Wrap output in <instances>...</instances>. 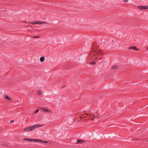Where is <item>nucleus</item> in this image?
<instances>
[{"label": "nucleus", "instance_id": "1", "mask_svg": "<svg viewBox=\"0 0 148 148\" xmlns=\"http://www.w3.org/2000/svg\"><path fill=\"white\" fill-rule=\"evenodd\" d=\"M92 48L93 51H91L90 54L91 56H94L95 58H96L97 57H99L100 55H103V53L101 51L94 49L93 45H92Z\"/></svg>", "mask_w": 148, "mask_h": 148}, {"label": "nucleus", "instance_id": "2", "mask_svg": "<svg viewBox=\"0 0 148 148\" xmlns=\"http://www.w3.org/2000/svg\"><path fill=\"white\" fill-rule=\"evenodd\" d=\"M42 125L40 124L36 125L25 128L24 130V131H29L35 129V128L42 126Z\"/></svg>", "mask_w": 148, "mask_h": 148}, {"label": "nucleus", "instance_id": "3", "mask_svg": "<svg viewBox=\"0 0 148 148\" xmlns=\"http://www.w3.org/2000/svg\"><path fill=\"white\" fill-rule=\"evenodd\" d=\"M27 141H34V142H40L43 143H48L47 141H45L42 140L38 139H30L29 138H27Z\"/></svg>", "mask_w": 148, "mask_h": 148}, {"label": "nucleus", "instance_id": "4", "mask_svg": "<svg viewBox=\"0 0 148 148\" xmlns=\"http://www.w3.org/2000/svg\"><path fill=\"white\" fill-rule=\"evenodd\" d=\"M40 109L45 112H49L50 113H52V112L51 111H50L49 110H48L46 109H45V108H40Z\"/></svg>", "mask_w": 148, "mask_h": 148}, {"label": "nucleus", "instance_id": "5", "mask_svg": "<svg viewBox=\"0 0 148 148\" xmlns=\"http://www.w3.org/2000/svg\"><path fill=\"white\" fill-rule=\"evenodd\" d=\"M86 142L84 140L81 139H78L77 140V144H82V143H84Z\"/></svg>", "mask_w": 148, "mask_h": 148}, {"label": "nucleus", "instance_id": "6", "mask_svg": "<svg viewBox=\"0 0 148 148\" xmlns=\"http://www.w3.org/2000/svg\"><path fill=\"white\" fill-rule=\"evenodd\" d=\"M128 49H134L136 51H138L139 50V49H137L136 47L135 46H132L130 47H128Z\"/></svg>", "mask_w": 148, "mask_h": 148}, {"label": "nucleus", "instance_id": "7", "mask_svg": "<svg viewBox=\"0 0 148 148\" xmlns=\"http://www.w3.org/2000/svg\"><path fill=\"white\" fill-rule=\"evenodd\" d=\"M4 97L5 99H6L7 100H10V101L12 100V99L8 97V96L6 95H5V94L4 95Z\"/></svg>", "mask_w": 148, "mask_h": 148}, {"label": "nucleus", "instance_id": "8", "mask_svg": "<svg viewBox=\"0 0 148 148\" xmlns=\"http://www.w3.org/2000/svg\"><path fill=\"white\" fill-rule=\"evenodd\" d=\"M45 23H46L44 21H37V24H45Z\"/></svg>", "mask_w": 148, "mask_h": 148}, {"label": "nucleus", "instance_id": "9", "mask_svg": "<svg viewBox=\"0 0 148 148\" xmlns=\"http://www.w3.org/2000/svg\"><path fill=\"white\" fill-rule=\"evenodd\" d=\"M138 8L140 9L141 10H144V7L143 6H138Z\"/></svg>", "mask_w": 148, "mask_h": 148}, {"label": "nucleus", "instance_id": "10", "mask_svg": "<svg viewBox=\"0 0 148 148\" xmlns=\"http://www.w3.org/2000/svg\"><path fill=\"white\" fill-rule=\"evenodd\" d=\"M119 67L118 65H115L112 67V68L113 69H116Z\"/></svg>", "mask_w": 148, "mask_h": 148}, {"label": "nucleus", "instance_id": "11", "mask_svg": "<svg viewBox=\"0 0 148 148\" xmlns=\"http://www.w3.org/2000/svg\"><path fill=\"white\" fill-rule=\"evenodd\" d=\"M44 60L45 58L44 57H41L40 58V60L42 62H43L44 61Z\"/></svg>", "mask_w": 148, "mask_h": 148}, {"label": "nucleus", "instance_id": "12", "mask_svg": "<svg viewBox=\"0 0 148 148\" xmlns=\"http://www.w3.org/2000/svg\"><path fill=\"white\" fill-rule=\"evenodd\" d=\"M39 37L38 36H32V38H39Z\"/></svg>", "mask_w": 148, "mask_h": 148}, {"label": "nucleus", "instance_id": "13", "mask_svg": "<svg viewBox=\"0 0 148 148\" xmlns=\"http://www.w3.org/2000/svg\"><path fill=\"white\" fill-rule=\"evenodd\" d=\"M144 9H148V6H144Z\"/></svg>", "mask_w": 148, "mask_h": 148}, {"label": "nucleus", "instance_id": "14", "mask_svg": "<svg viewBox=\"0 0 148 148\" xmlns=\"http://www.w3.org/2000/svg\"><path fill=\"white\" fill-rule=\"evenodd\" d=\"M31 23L33 24H37V21H34L33 22Z\"/></svg>", "mask_w": 148, "mask_h": 148}, {"label": "nucleus", "instance_id": "15", "mask_svg": "<svg viewBox=\"0 0 148 148\" xmlns=\"http://www.w3.org/2000/svg\"><path fill=\"white\" fill-rule=\"evenodd\" d=\"M38 94L39 95H41L42 94V92L41 91H39L38 92Z\"/></svg>", "mask_w": 148, "mask_h": 148}, {"label": "nucleus", "instance_id": "16", "mask_svg": "<svg viewBox=\"0 0 148 148\" xmlns=\"http://www.w3.org/2000/svg\"><path fill=\"white\" fill-rule=\"evenodd\" d=\"M39 111V109H37L35 111V113L36 114Z\"/></svg>", "mask_w": 148, "mask_h": 148}, {"label": "nucleus", "instance_id": "17", "mask_svg": "<svg viewBox=\"0 0 148 148\" xmlns=\"http://www.w3.org/2000/svg\"><path fill=\"white\" fill-rule=\"evenodd\" d=\"M125 2H127L128 1V0H122Z\"/></svg>", "mask_w": 148, "mask_h": 148}, {"label": "nucleus", "instance_id": "18", "mask_svg": "<svg viewBox=\"0 0 148 148\" xmlns=\"http://www.w3.org/2000/svg\"><path fill=\"white\" fill-rule=\"evenodd\" d=\"M27 140V138H24L23 139V140Z\"/></svg>", "mask_w": 148, "mask_h": 148}, {"label": "nucleus", "instance_id": "19", "mask_svg": "<svg viewBox=\"0 0 148 148\" xmlns=\"http://www.w3.org/2000/svg\"><path fill=\"white\" fill-rule=\"evenodd\" d=\"M92 64H95L96 62H92Z\"/></svg>", "mask_w": 148, "mask_h": 148}, {"label": "nucleus", "instance_id": "20", "mask_svg": "<svg viewBox=\"0 0 148 148\" xmlns=\"http://www.w3.org/2000/svg\"><path fill=\"white\" fill-rule=\"evenodd\" d=\"M14 121L13 120H12L10 121V123H12Z\"/></svg>", "mask_w": 148, "mask_h": 148}, {"label": "nucleus", "instance_id": "21", "mask_svg": "<svg viewBox=\"0 0 148 148\" xmlns=\"http://www.w3.org/2000/svg\"><path fill=\"white\" fill-rule=\"evenodd\" d=\"M99 58V60H101L102 59V57H101L100 58Z\"/></svg>", "mask_w": 148, "mask_h": 148}, {"label": "nucleus", "instance_id": "22", "mask_svg": "<svg viewBox=\"0 0 148 148\" xmlns=\"http://www.w3.org/2000/svg\"><path fill=\"white\" fill-rule=\"evenodd\" d=\"M85 114H86L87 115H88V114L87 113V114H86V113H85Z\"/></svg>", "mask_w": 148, "mask_h": 148}, {"label": "nucleus", "instance_id": "23", "mask_svg": "<svg viewBox=\"0 0 148 148\" xmlns=\"http://www.w3.org/2000/svg\"><path fill=\"white\" fill-rule=\"evenodd\" d=\"M138 139H135V140H138Z\"/></svg>", "mask_w": 148, "mask_h": 148}, {"label": "nucleus", "instance_id": "24", "mask_svg": "<svg viewBox=\"0 0 148 148\" xmlns=\"http://www.w3.org/2000/svg\"><path fill=\"white\" fill-rule=\"evenodd\" d=\"M91 119H92V120H93V119H94V118H93V119H92V118H91Z\"/></svg>", "mask_w": 148, "mask_h": 148}, {"label": "nucleus", "instance_id": "25", "mask_svg": "<svg viewBox=\"0 0 148 148\" xmlns=\"http://www.w3.org/2000/svg\"><path fill=\"white\" fill-rule=\"evenodd\" d=\"M147 50L148 51V47L147 48Z\"/></svg>", "mask_w": 148, "mask_h": 148}, {"label": "nucleus", "instance_id": "26", "mask_svg": "<svg viewBox=\"0 0 148 148\" xmlns=\"http://www.w3.org/2000/svg\"><path fill=\"white\" fill-rule=\"evenodd\" d=\"M94 116H95V114H94Z\"/></svg>", "mask_w": 148, "mask_h": 148}, {"label": "nucleus", "instance_id": "27", "mask_svg": "<svg viewBox=\"0 0 148 148\" xmlns=\"http://www.w3.org/2000/svg\"><path fill=\"white\" fill-rule=\"evenodd\" d=\"M147 142H148V140L147 141Z\"/></svg>", "mask_w": 148, "mask_h": 148}]
</instances>
